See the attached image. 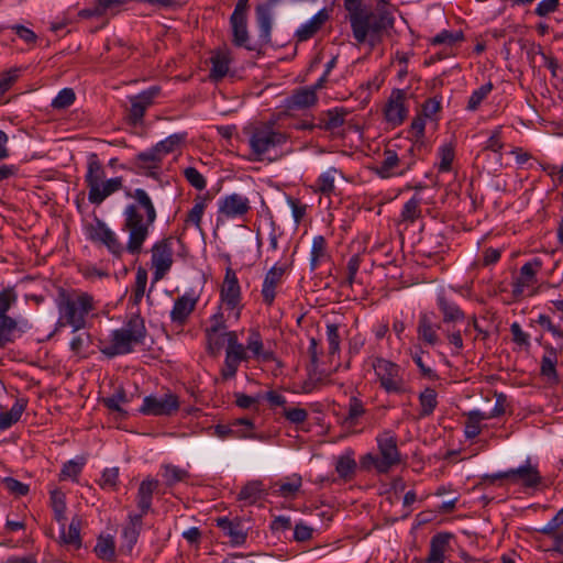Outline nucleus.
<instances>
[{"label":"nucleus","instance_id":"e433bc0d","mask_svg":"<svg viewBox=\"0 0 563 563\" xmlns=\"http://www.w3.org/2000/svg\"><path fill=\"white\" fill-rule=\"evenodd\" d=\"M437 398V391L431 387H427L423 391L420 393L419 402L421 407V417H428L433 413L434 409L438 406Z\"/></svg>","mask_w":563,"mask_h":563},{"label":"nucleus","instance_id":"6ab92c4d","mask_svg":"<svg viewBox=\"0 0 563 563\" xmlns=\"http://www.w3.org/2000/svg\"><path fill=\"white\" fill-rule=\"evenodd\" d=\"M250 209V200L240 194H232L224 197L219 205V212L227 218L244 216Z\"/></svg>","mask_w":563,"mask_h":563},{"label":"nucleus","instance_id":"864d4df0","mask_svg":"<svg viewBox=\"0 0 563 563\" xmlns=\"http://www.w3.org/2000/svg\"><path fill=\"white\" fill-rule=\"evenodd\" d=\"M16 328V321L11 317H0V347L12 341V333Z\"/></svg>","mask_w":563,"mask_h":563},{"label":"nucleus","instance_id":"a19ab883","mask_svg":"<svg viewBox=\"0 0 563 563\" xmlns=\"http://www.w3.org/2000/svg\"><path fill=\"white\" fill-rule=\"evenodd\" d=\"M95 552L96 555L103 561H113L115 558V547L113 539L111 537H100L95 547Z\"/></svg>","mask_w":563,"mask_h":563},{"label":"nucleus","instance_id":"a18cd8bd","mask_svg":"<svg viewBox=\"0 0 563 563\" xmlns=\"http://www.w3.org/2000/svg\"><path fill=\"white\" fill-rule=\"evenodd\" d=\"M325 246L327 242L322 235H317L313 238L312 246H311V258H310V269L314 271L319 266L320 260L325 256Z\"/></svg>","mask_w":563,"mask_h":563},{"label":"nucleus","instance_id":"49530a36","mask_svg":"<svg viewBox=\"0 0 563 563\" xmlns=\"http://www.w3.org/2000/svg\"><path fill=\"white\" fill-rule=\"evenodd\" d=\"M356 470V462L351 454L342 455L338 459L335 471L341 478L347 479L353 476Z\"/></svg>","mask_w":563,"mask_h":563},{"label":"nucleus","instance_id":"c756f323","mask_svg":"<svg viewBox=\"0 0 563 563\" xmlns=\"http://www.w3.org/2000/svg\"><path fill=\"white\" fill-rule=\"evenodd\" d=\"M318 98L314 92V89L302 88L294 92V95L288 99V108L289 109H306L313 106L317 102Z\"/></svg>","mask_w":563,"mask_h":563},{"label":"nucleus","instance_id":"13d9d810","mask_svg":"<svg viewBox=\"0 0 563 563\" xmlns=\"http://www.w3.org/2000/svg\"><path fill=\"white\" fill-rule=\"evenodd\" d=\"M186 180L197 190H203L207 186L206 178L195 167H187L183 172Z\"/></svg>","mask_w":563,"mask_h":563},{"label":"nucleus","instance_id":"8fccbe9b","mask_svg":"<svg viewBox=\"0 0 563 563\" xmlns=\"http://www.w3.org/2000/svg\"><path fill=\"white\" fill-rule=\"evenodd\" d=\"M421 199L413 196L409 199L401 211V219L407 222H415L421 216Z\"/></svg>","mask_w":563,"mask_h":563},{"label":"nucleus","instance_id":"79ce46f5","mask_svg":"<svg viewBox=\"0 0 563 563\" xmlns=\"http://www.w3.org/2000/svg\"><path fill=\"white\" fill-rule=\"evenodd\" d=\"M209 196H197L195 199L194 207L189 210L186 222L195 224L198 229H200L201 218L207 207V200Z\"/></svg>","mask_w":563,"mask_h":563},{"label":"nucleus","instance_id":"c85d7f7f","mask_svg":"<svg viewBox=\"0 0 563 563\" xmlns=\"http://www.w3.org/2000/svg\"><path fill=\"white\" fill-rule=\"evenodd\" d=\"M438 307L443 314L444 323L462 321L465 318V313L460 309V307L456 303L449 301L443 295L438 296Z\"/></svg>","mask_w":563,"mask_h":563},{"label":"nucleus","instance_id":"0e129e2a","mask_svg":"<svg viewBox=\"0 0 563 563\" xmlns=\"http://www.w3.org/2000/svg\"><path fill=\"white\" fill-rule=\"evenodd\" d=\"M16 300V295L12 288L3 289L0 292V317H8L7 311Z\"/></svg>","mask_w":563,"mask_h":563},{"label":"nucleus","instance_id":"37998d69","mask_svg":"<svg viewBox=\"0 0 563 563\" xmlns=\"http://www.w3.org/2000/svg\"><path fill=\"white\" fill-rule=\"evenodd\" d=\"M365 413L364 405L357 397H351L349 402V411L343 420V423L347 427H354L357 423V419Z\"/></svg>","mask_w":563,"mask_h":563},{"label":"nucleus","instance_id":"aec40b11","mask_svg":"<svg viewBox=\"0 0 563 563\" xmlns=\"http://www.w3.org/2000/svg\"><path fill=\"white\" fill-rule=\"evenodd\" d=\"M112 345L102 350V353L109 357H113L119 354H128L133 351V344H136V340L132 339L122 329L112 331Z\"/></svg>","mask_w":563,"mask_h":563},{"label":"nucleus","instance_id":"2eb2a0df","mask_svg":"<svg viewBox=\"0 0 563 563\" xmlns=\"http://www.w3.org/2000/svg\"><path fill=\"white\" fill-rule=\"evenodd\" d=\"M198 302V296L194 292H186L185 295L178 297L174 307L170 311V320L177 327H184L190 314L195 311Z\"/></svg>","mask_w":563,"mask_h":563},{"label":"nucleus","instance_id":"20e7f679","mask_svg":"<svg viewBox=\"0 0 563 563\" xmlns=\"http://www.w3.org/2000/svg\"><path fill=\"white\" fill-rule=\"evenodd\" d=\"M57 307L58 324L69 325L73 332L86 329L88 314L96 310L93 297L88 292L60 290Z\"/></svg>","mask_w":563,"mask_h":563},{"label":"nucleus","instance_id":"2f4dec72","mask_svg":"<svg viewBox=\"0 0 563 563\" xmlns=\"http://www.w3.org/2000/svg\"><path fill=\"white\" fill-rule=\"evenodd\" d=\"M264 494L263 483L261 481L247 482L240 490L238 499L245 501L247 505L257 503Z\"/></svg>","mask_w":563,"mask_h":563},{"label":"nucleus","instance_id":"4d7b16f0","mask_svg":"<svg viewBox=\"0 0 563 563\" xmlns=\"http://www.w3.org/2000/svg\"><path fill=\"white\" fill-rule=\"evenodd\" d=\"M439 155L441 158V162L439 164V172H449L451 170L452 163L454 159V147L452 144H444L439 150Z\"/></svg>","mask_w":563,"mask_h":563},{"label":"nucleus","instance_id":"4c0bfd02","mask_svg":"<svg viewBox=\"0 0 563 563\" xmlns=\"http://www.w3.org/2000/svg\"><path fill=\"white\" fill-rule=\"evenodd\" d=\"M487 420V416L478 410H473L467 413V420L465 422V437L467 439H474L481 433V421Z\"/></svg>","mask_w":563,"mask_h":563},{"label":"nucleus","instance_id":"5fc2aeb1","mask_svg":"<svg viewBox=\"0 0 563 563\" xmlns=\"http://www.w3.org/2000/svg\"><path fill=\"white\" fill-rule=\"evenodd\" d=\"M214 434L221 439L227 438H251L256 439L254 434L247 433L244 430L234 429L233 427L227 426V424H217L214 427Z\"/></svg>","mask_w":563,"mask_h":563},{"label":"nucleus","instance_id":"4468645a","mask_svg":"<svg viewBox=\"0 0 563 563\" xmlns=\"http://www.w3.org/2000/svg\"><path fill=\"white\" fill-rule=\"evenodd\" d=\"M541 267L542 262L538 257L522 265L519 276L512 283V295L515 298L521 297L526 287L533 286L537 283V273Z\"/></svg>","mask_w":563,"mask_h":563},{"label":"nucleus","instance_id":"1a4fd4ad","mask_svg":"<svg viewBox=\"0 0 563 563\" xmlns=\"http://www.w3.org/2000/svg\"><path fill=\"white\" fill-rule=\"evenodd\" d=\"M179 409V399L175 394L167 393L163 397L154 395L146 396L143 399V405L140 412L146 416H173Z\"/></svg>","mask_w":563,"mask_h":563},{"label":"nucleus","instance_id":"c03bdc74","mask_svg":"<svg viewBox=\"0 0 563 563\" xmlns=\"http://www.w3.org/2000/svg\"><path fill=\"white\" fill-rule=\"evenodd\" d=\"M210 77L214 80L222 79L229 71V59L221 54H216L210 58Z\"/></svg>","mask_w":563,"mask_h":563},{"label":"nucleus","instance_id":"6e6d98bb","mask_svg":"<svg viewBox=\"0 0 563 563\" xmlns=\"http://www.w3.org/2000/svg\"><path fill=\"white\" fill-rule=\"evenodd\" d=\"M76 99L75 92L71 88H64L58 95L52 100L51 106L54 109H66L74 103Z\"/></svg>","mask_w":563,"mask_h":563},{"label":"nucleus","instance_id":"cd10ccee","mask_svg":"<svg viewBox=\"0 0 563 563\" xmlns=\"http://www.w3.org/2000/svg\"><path fill=\"white\" fill-rule=\"evenodd\" d=\"M217 526L230 538L232 544L240 545L245 542L246 533L242 530L240 522H234L223 517L217 520Z\"/></svg>","mask_w":563,"mask_h":563},{"label":"nucleus","instance_id":"412c9836","mask_svg":"<svg viewBox=\"0 0 563 563\" xmlns=\"http://www.w3.org/2000/svg\"><path fill=\"white\" fill-rule=\"evenodd\" d=\"M122 188V177H114L101 181L88 192V200L92 205H100L106 198Z\"/></svg>","mask_w":563,"mask_h":563},{"label":"nucleus","instance_id":"393cba45","mask_svg":"<svg viewBox=\"0 0 563 563\" xmlns=\"http://www.w3.org/2000/svg\"><path fill=\"white\" fill-rule=\"evenodd\" d=\"M246 349L258 361L272 362L276 361L275 354L271 350H264L263 340L258 331L251 330L246 342Z\"/></svg>","mask_w":563,"mask_h":563},{"label":"nucleus","instance_id":"f8f14e48","mask_svg":"<svg viewBox=\"0 0 563 563\" xmlns=\"http://www.w3.org/2000/svg\"><path fill=\"white\" fill-rule=\"evenodd\" d=\"M406 92L402 89H393L387 103L384 108L385 119L393 126L400 125L408 114V109L405 104Z\"/></svg>","mask_w":563,"mask_h":563},{"label":"nucleus","instance_id":"3c124183","mask_svg":"<svg viewBox=\"0 0 563 563\" xmlns=\"http://www.w3.org/2000/svg\"><path fill=\"white\" fill-rule=\"evenodd\" d=\"M186 133H175L169 135L164 141L158 142L155 146L164 157L166 154L174 152V150L186 140Z\"/></svg>","mask_w":563,"mask_h":563},{"label":"nucleus","instance_id":"bb28decb","mask_svg":"<svg viewBox=\"0 0 563 563\" xmlns=\"http://www.w3.org/2000/svg\"><path fill=\"white\" fill-rule=\"evenodd\" d=\"M545 354L541 358L540 374L550 383L558 384L559 375L556 372L558 354L552 346L545 347Z\"/></svg>","mask_w":563,"mask_h":563},{"label":"nucleus","instance_id":"9b49d317","mask_svg":"<svg viewBox=\"0 0 563 563\" xmlns=\"http://www.w3.org/2000/svg\"><path fill=\"white\" fill-rule=\"evenodd\" d=\"M161 88L153 86L136 96L130 98L131 107L128 113V120L131 124L142 123L145 111L153 104L154 99L159 95Z\"/></svg>","mask_w":563,"mask_h":563},{"label":"nucleus","instance_id":"5701e85b","mask_svg":"<svg viewBox=\"0 0 563 563\" xmlns=\"http://www.w3.org/2000/svg\"><path fill=\"white\" fill-rule=\"evenodd\" d=\"M440 328L439 324H434L429 313H421L419 316L417 333L418 339L423 341L426 344L434 346L440 342V338L437 330Z\"/></svg>","mask_w":563,"mask_h":563},{"label":"nucleus","instance_id":"6e6552de","mask_svg":"<svg viewBox=\"0 0 563 563\" xmlns=\"http://www.w3.org/2000/svg\"><path fill=\"white\" fill-rule=\"evenodd\" d=\"M173 236L164 238L151 249L155 282L163 279L173 265Z\"/></svg>","mask_w":563,"mask_h":563},{"label":"nucleus","instance_id":"b1692460","mask_svg":"<svg viewBox=\"0 0 563 563\" xmlns=\"http://www.w3.org/2000/svg\"><path fill=\"white\" fill-rule=\"evenodd\" d=\"M452 534L449 532H440L434 534L430 541V550L424 563H444V552L449 547Z\"/></svg>","mask_w":563,"mask_h":563},{"label":"nucleus","instance_id":"a878e982","mask_svg":"<svg viewBox=\"0 0 563 563\" xmlns=\"http://www.w3.org/2000/svg\"><path fill=\"white\" fill-rule=\"evenodd\" d=\"M106 176L103 165L96 153H90L87 157V173L85 181L89 190L100 184Z\"/></svg>","mask_w":563,"mask_h":563},{"label":"nucleus","instance_id":"bf43d9fd","mask_svg":"<svg viewBox=\"0 0 563 563\" xmlns=\"http://www.w3.org/2000/svg\"><path fill=\"white\" fill-rule=\"evenodd\" d=\"M283 416L287 421L294 424L303 423L308 419V411L303 408L294 407L287 408L284 407Z\"/></svg>","mask_w":563,"mask_h":563},{"label":"nucleus","instance_id":"0eeeda50","mask_svg":"<svg viewBox=\"0 0 563 563\" xmlns=\"http://www.w3.org/2000/svg\"><path fill=\"white\" fill-rule=\"evenodd\" d=\"M288 135L284 132L276 131L271 124H262L255 126L251 133L249 143L255 161H262V157L271 150L286 144Z\"/></svg>","mask_w":563,"mask_h":563},{"label":"nucleus","instance_id":"09e8293b","mask_svg":"<svg viewBox=\"0 0 563 563\" xmlns=\"http://www.w3.org/2000/svg\"><path fill=\"white\" fill-rule=\"evenodd\" d=\"M163 477L165 478L166 485L172 487L176 483L186 481L189 474L186 470L168 464L164 466Z\"/></svg>","mask_w":563,"mask_h":563},{"label":"nucleus","instance_id":"7c9ffc66","mask_svg":"<svg viewBox=\"0 0 563 563\" xmlns=\"http://www.w3.org/2000/svg\"><path fill=\"white\" fill-rule=\"evenodd\" d=\"M82 527V518L80 516H74L68 526V530L63 529L60 539L65 544L73 545L76 549L81 547L80 530Z\"/></svg>","mask_w":563,"mask_h":563},{"label":"nucleus","instance_id":"72a5a7b5","mask_svg":"<svg viewBox=\"0 0 563 563\" xmlns=\"http://www.w3.org/2000/svg\"><path fill=\"white\" fill-rule=\"evenodd\" d=\"M345 114L346 112L343 109L329 110L327 118L321 119L318 123V129L334 133L344 124Z\"/></svg>","mask_w":563,"mask_h":563},{"label":"nucleus","instance_id":"58836bf2","mask_svg":"<svg viewBox=\"0 0 563 563\" xmlns=\"http://www.w3.org/2000/svg\"><path fill=\"white\" fill-rule=\"evenodd\" d=\"M135 159L141 168H158L163 156L158 148L153 146L146 152L139 153Z\"/></svg>","mask_w":563,"mask_h":563},{"label":"nucleus","instance_id":"ea45409f","mask_svg":"<svg viewBox=\"0 0 563 563\" xmlns=\"http://www.w3.org/2000/svg\"><path fill=\"white\" fill-rule=\"evenodd\" d=\"M51 507L54 512V518L58 522H63L66 520L65 511H66V497L65 494L60 489L51 490Z\"/></svg>","mask_w":563,"mask_h":563},{"label":"nucleus","instance_id":"dca6fc26","mask_svg":"<svg viewBox=\"0 0 563 563\" xmlns=\"http://www.w3.org/2000/svg\"><path fill=\"white\" fill-rule=\"evenodd\" d=\"M286 265H274L266 274L263 280L261 295L265 305L271 307L276 298V288L282 284L287 272Z\"/></svg>","mask_w":563,"mask_h":563},{"label":"nucleus","instance_id":"338daca9","mask_svg":"<svg viewBox=\"0 0 563 563\" xmlns=\"http://www.w3.org/2000/svg\"><path fill=\"white\" fill-rule=\"evenodd\" d=\"M510 332L512 335V341L517 345L525 346L527 349L530 346L529 334L522 331V329L518 322H514L510 325Z\"/></svg>","mask_w":563,"mask_h":563},{"label":"nucleus","instance_id":"603ef678","mask_svg":"<svg viewBox=\"0 0 563 563\" xmlns=\"http://www.w3.org/2000/svg\"><path fill=\"white\" fill-rule=\"evenodd\" d=\"M338 169L331 168L330 170L321 174L317 179V191H320L323 195H331L334 191V176Z\"/></svg>","mask_w":563,"mask_h":563},{"label":"nucleus","instance_id":"423d86ee","mask_svg":"<svg viewBox=\"0 0 563 563\" xmlns=\"http://www.w3.org/2000/svg\"><path fill=\"white\" fill-rule=\"evenodd\" d=\"M372 367L378 378L380 387L387 394H405L407 386L402 377L401 367L384 357H373Z\"/></svg>","mask_w":563,"mask_h":563},{"label":"nucleus","instance_id":"473e14b6","mask_svg":"<svg viewBox=\"0 0 563 563\" xmlns=\"http://www.w3.org/2000/svg\"><path fill=\"white\" fill-rule=\"evenodd\" d=\"M121 329L130 334L132 339H135L136 344H143L146 336V328L144 319L139 313L133 314Z\"/></svg>","mask_w":563,"mask_h":563},{"label":"nucleus","instance_id":"39448f33","mask_svg":"<svg viewBox=\"0 0 563 563\" xmlns=\"http://www.w3.org/2000/svg\"><path fill=\"white\" fill-rule=\"evenodd\" d=\"M157 487L156 479L147 478L140 484L136 496L140 514L130 515L129 522L122 529L121 552L131 554L143 527V517L151 510L153 494Z\"/></svg>","mask_w":563,"mask_h":563},{"label":"nucleus","instance_id":"f704fd0d","mask_svg":"<svg viewBox=\"0 0 563 563\" xmlns=\"http://www.w3.org/2000/svg\"><path fill=\"white\" fill-rule=\"evenodd\" d=\"M75 335L70 340L69 346L76 355L86 356L88 349L92 344L91 335L87 331L73 332Z\"/></svg>","mask_w":563,"mask_h":563},{"label":"nucleus","instance_id":"f3484780","mask_svg":"<svg viewBox=\"0 0 563 563\" xmlns=\"http://www.w3.org/2000/svg\"><path fill=\"white\" fill-rule=\"evenodd\" d=\"M509 482L512 484H521L525 488H536L542 482V476L537 466L532 465L528 460L525 465L517 468H509Z\"/></svg>","mask_w":563,"mask_h":563},{"label":"nucleus","instance_id":"9d476101","mask_svg":"<svg viewBox=\"0 0 563 563\" xmlns=\"http://www.w3.org/2000/svg\"><path fill=\"white\" fill-rule=\"evenodd\" d=\"M377 446L380 457V470L387 471L401 462L400 452L397 446V438L390 431L377 437Z\"/></svg>","mask_w":563,"mask_h":563},{"label":"nucleus","instance_id":"7ed1b4c3","mask_svg":"<svg viewBox=\"0 0 563 563\" xmlns=\"http://www.w3.org/2000/svg\"><path fill=\"white\" fill-rule=\"evenodd\" d=\"M250 0H238L234 10L230 16V26L232 31V43L236 47H244L247 51H256L271 43L273 27V11L283 0H266L255 8V19L258 27L257 44L249 43L250 35L247 30V11Z\"/></svg>","mask_w":563,"mask_h":563},{"label":"nucleus","instance_id":"69168bd1","mask_svg":"<svg viewBox=\"0 0 563 563\" xmlns=\"http://www.w3.org/2000/svg\"><path fill=\"white\" fill-rule=\"evenodd\" d=\"M4 487L15 496H24L29 493V486L12 477L2 481Z\"/></svg>","mask_w":563,"mask_h":563},{"label":"nucleus","instance_id":"e2e57ef3","mask_svg":"<svg viewBox=\"0 0 563 563\" xmlns=\"http://www.w3.org/2000/svg\"><path fill=\"white\" fill-rule=\"evenodd\" d=\"M301 486V477L294 475L289 482L279 484L278 493L283 497L294 496Z\"/></svg>","mask_w":563,"mask_h":563},{"label":"nucleus","instance_id":"f03ea898","mask_svg":"<svg viewBox=\"0 0 563 563\" xmlns=\"http://www.w3.org/2000/svg\"><path fill=\"white\" fill-rule=\"evenodd\" d=\"M352 34L360 44L368 42L372 46L380 43L394 29L395 18L386 7L377 5L371 10L363 0H344Z\"/></svg>","mask_w":563,"mask_h":563},{"label":"nucleus","instance_id":"f257e3e1","mask_svg":"<svg viewBox=\"0 0 563 563\" xmlns=\"http://www.w3.org/2000/svg\"><path fill=\"white\" fill-rule=\"evenodd\" d=\"M126 196L134 200L125 207L123 211V230L129 233V240L125 247L111 231L107 224L97 219L96 224L91 225L89 236L93 241H99L117 257H120L125 250L132 255H139L143 250V244L150 235V228L157 218L155 206L148 194L136 188L133 192L128 191Z\"/></svg>","mask_w":563,"mask_h":563},{"label":"nucleus","instance_id":"a211bd4d","mask_svg":"<svg viewBox=\"0 0 563 563\" xmlns=\"http://www.w3.org/2000/svg\"><path fill=\"white\" fill-rule=\"evenodd\" d=\"M221 300L228 309H234L241 300V288L235 272L227 268L223 285L221 288Z\"/></svg>","mask_w":563,"mask_h":563},{"label":"nucleus","instance_id":"774afa93","mask_svg":"<svg viewBox=\"0 0 563 563\" xmlns=\"http://www.w3.org/2000/svg\"><path fill=\"white\" fill-rule=\"evenodd\" d=\"M441 99L434 97L427 99L422 104V113L423 118L432 119L438 112L441 110Z\"/></svg>","mask_w":563,"mask_h":563},{"label":"nucleus","instance_id":"4be33fe9","mask_svg":"<svg viewBox=\"0 0 563 563\" xmlns=\"http://www.w3.org/2000/svg\"><path fill=\"white\" fill-rule=\"evenodd\" d=\"M329 13L325 9L320 10L316 15L312 16L310 21L302 24L296 31L297 42H306L313 37L316 33L322 27V25L328 21Z\"/></svg>","mask_w":563,"mask_h":563},{"label":"nucleus","instance_id":"c9c22d12","mask_svg":"<svg viewBox=\"0 0 563 563\" xmlns=\"http://www.w3.org/2000/svg\"><path fill=\"white\" fill-rule=\"evenodd\" d=\"M101 402L111 411L118 412L122 418L126 417V411L121 408V404L128 402L126 393L123 387H119L111 397L102 398Z\"/></svg>","mask_w":563,"mask_h":563},{"label":"nucleus","instance_id":"052dcab7","mask_svg":"<svg viewBox=\"0 0 563 563\" xmlns=\"http://www.w3.org/2000/svg\"><path fill=\"white\" fill-rule=\"evenodd\" d=\"M327 340L329 342V353L331 355L338 353L340 351V335H339V325L335 323L327 324Z\"/></svg>","mask_w":563,"mask_h":563},{"label":"nucleus","instance_id":"de8ad7c7","mask_svg":"<svg viewBox=\"0 0 563 563\" xmlns=\"http://www.w3.org/2000/svg\"><path fill=\"white\" fill-rule=\"evenodd\" d=\"M494 86L492 82H487L485 85H482L479 88L475 89L467 102V110L470 111H476L483 100L487 98V96L492 92Z\"/></svg>","mask_w":563,"mask_h":563},{"label":"nucleus","instance_id":"ddd939ff","mask_svg":"<svg viewBox=\"0 0 563 563\" xmlns=\"http://www.w3.org/2000/svg\"><path fill=\"white\" fill-rule=\"evenodd\" d=\"M408 169H410V164L405 165L398 157L397 153L393 150H385L383 161L378 165L372 167V170L382 179L401 176Z\"/></svg>","mask_w":563,"mask_h":563},{"label":"nucleus","instance_id":"680f3d73","mask_svg":"<svg viewBox=\"0 0 563 563\" xmlns=\"http://www.w3.org/2000/svg\"><path fill=\"white\" fill-rule=\"evenodd\" d=\"M240 363L225 351V360L221 368V377L223 380L233 378L236 375Z\"/></svg>","mask_w":563,"mask_h":563}]
</instances>
